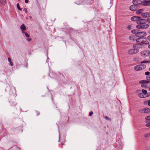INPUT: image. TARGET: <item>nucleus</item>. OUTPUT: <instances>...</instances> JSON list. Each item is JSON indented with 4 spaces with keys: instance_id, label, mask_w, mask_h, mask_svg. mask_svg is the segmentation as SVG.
Instances as JSON below:
<instances>
[{
    "instance_id": "obj_1",
    "label": "nucleus",
    "mask_w": 150,
    "mask_h": 150,
    "mask_svg": "<svg viewBox=\"0 0 150 150\" xmlns=\"http://www.w3.org/2000/svg\"><path fill=\"white\" fill-rule=\"evenodd\" d=\"M132 33L135 34L136 37L139 38L146 36V33L144 32H138V30H132Z\"/></svg>"
},
{
    "instance_id": "obj_2",
    "label": "nucleus",
    "mask_w": 150,
    "mask_h": 150,
    "mask_svg": "<svg viewBox=\"0 0 150 150\" xmlns=\"http://www.w3.org/2000/svg\"><path fill=\"white\" fill-rule=\"evenodd\" d=\"M146 66L144 64H140L135 67L134 69L136 71H139L145 68Z\"/></svg>"
},
{
    "instance_id": "obj_3",
    "label": "nucleus",
    "mask_w": 150,
    "mask_h": 150,
    "mask_svg": "<svg viewBox=\"0 0 150 150\" xmlns=\"http://www.w3.org/2000/svg\"><path fill=\"white\" fill-rule=\"evenodd\" d=\"M139 51V50L137 48L131 49L129 50L127 52L128 54L132 55L135 54Z\"/></svg>"
},
{
    "instance_id": "obj_4",
    "label": "nucleus",
    "mask_w": 150,
    "mask_h": 150,
    "mask_svg": "<svg viewBox=\"0 0 150 150\" xmlns=\"http://www.w3.org/2000/svg\"><path fill=\"white\" fill-rule=\"evenodd\" d=\"M148 27V24L145 23L142 24H138L136 26V27L138 29H146Z\"/></svg>"
},
{
    "instance_id": "obj_5",
    "label": "nucleus",
    "mask_w": 150,
    "mask_h": 150,
    "mask_svg": "<svg viewBox=\"0 0 150 150\" xmlns=\"http://www.w3.org/2000/svg\"><path fill=\"white\" fill-rule=\"evenodd\" d=\"M136 42L137 43L141 45H146L149 44L148 42H146L143 39L141 38H138L137 39Z\"/></svg>"
},
{
    "instance_id": "obj_6",
    "label": "nucleus",
    "mask_w": 150,
    "mask_h": 150,
    "mask_svg": "<svg viewBox=\"0 0 150 150\" xmlns=\"http://www.w3.org/2000/svg\"><path fill=\"white\" fill-rule=\"evenodd\" d=\"M150 54V52L148 50L143 51L141 53V56L146 57L148 56Z\"/></svg>"
},
{
    "instance_id": "obj_7",
    "label": "nucleus",
    "mask_w": 150,
    "mask_h": 150,
    "mask_svg": "<svg viewBox=\"0 0 150 150\" xmlns=\"http://www.w3.org/2000/svg\"><path fill=\"white\" fill-rule=\"evenodd\" d=\"M139 112L141 113H146L150 112V108H146L141 109L139 110Z\"/></svg>"
},
{
    "instance_id": "obj_8",
    "label": "nucleus",
    "mask_w": 150,
    "mask_h": 150,
    "mask_svg": "<svg viewBox=\"0 0 150 150\" xmlns=\"http://www.w3.org/2000/svg\"><path fill=\"white\" fill-rule=\"evenodd\" d=\"M141 16L144 18L150 17V13L146 12L142 14Z\"/></svg>"
},
{
    "instance_id": "obj_9",
    "label": "nucleus",
    "mask_w": 150,
    "mask_h": 150,
    "mask_svg": "<svg viewBox=\"0 0 150 150\" xmlns=\"http://www.w3.org/2000/svg\"><path fill=\"white\" fill-rule=\"evenodd\" d=\"M140 1L139 0H133V4L135 6H139L141 4L140 3Z\"/></svg>"
},
{
    "instance_id": "obj_10",
    "label": "nucleus",
    "mask_w": 150,
    "mask_h": 150,
    "mask_svg": "<svg viewBox=\"0 0 150 150\" xmlns=\"http://www.w3.org/2000/svg\"><path fill=\"white\" fill-rule=\"evenodd\" d=\"M142 5L145 6H148L150 5V1H148L142 2Z\"/></svg>"
},
{
    "instance_id": "obj_11",
    "label": "nucleus",
    "mask_w": 150,
    "mask_h": 150,
    "mask_svg": "<svg viewBox=\"0 0 150 150\" xmlns=\"http://www.w3.org/2000/svg\"><path fill=\"white\" fill-rule=\"evenodd\" d=\"M143 11V9H139L138 10L136 11V13L138 15H139L142 13Z\"/></svg>"
},
{
    "instance_id": "obj_12",
    "label": "nucleus",
    "mask_w": 150,
    "mask_h": 150,
    "mask_svg": "<svg viewBox=\"0 0 150 150\" xmlns=\"http://www.w3.org/2000/svg\"><path fill=\"white\" fill-rule=\"evenodd\" d=\"M21 29L22 32L23 33H24L25 32L24 31V30H25L26 28L25 26L24 25V24H23L20 27Z\"/></svg>"
},
{
    "instance_id": "obj_13",
    "label": "nucleus",
    "mask_w": 150,
    "mask_h": 150,
    "mask_svg": "<svg viewBox=\"0 0 150 150\" xmlns=\"http://www.w3.org/2000/svg\"><path fill=\"white\" fill-rule=\"evenodd\" d=\"M145 23V20L144 19H142L141 18L139 21V22L138 24H142Z\"/></svg>"
},
{
    "instance_id": "obj_14",
    "label": "nucleus",
    "mask_w": 150,
    "mask_h": 150,
    "mask_svg": "<svg viewBox=\"0 0 150 150\" xmlns=\"http://www.w3.org/2000/svg\"><path fill=\"white\" fill-rule=\"evenodd\" d=\"M141 17H140L136 16V18L135 20V21L138 24L139 22V20L141 18Z\"/></svg>"
},
{
    "instance_id": "obj_15",
    "label": "nucleus",
    "mask_w": 150,
    "mask_h": 150,
    "mask_svg": "<svg viewBox=\"0 0 150 150\" xmlns=\"http://www.w3.org/2000/svg\"><path fill=\"white\" fill-rule=\"evenodd\" d=\"M142 93L144 94V96L148 95L147 96H149V95H148V93H147V91L146 90L142 89Z\"/></svg>"
},
{
    "instance_id": "obj_16",
    "label": "nucleus",
    "mask_w": 150,
    "mask_h": 150,
    "mask_svg": "<svg viewBox=\"0 0 150 150\" xmlns=\"http://www.w3.org/2000/svg\"><path fill=\"white\" fill-rule=\"evenodd\" d=\"M147 96H148V95L144 96V95H143L142 93H140L139 94V96L140 97L142 98L146 97H147Z\"/></svg>"
},
{
    "instance_id": "obj_17",
    "label": "nucleus",
    "mask_w": 150,
    "mask_h": 150,
    "mask_svg": "<svg viewBox=\"0 0 150 150\" xmlns=\"http://www.w3.org/2000/svg\"><path fill=\"white\" fill-rule=\"evenodd\" d=\"M0 3L3 5L5 4L6 3V0H0Z\"/></svg>"
},
{
    "instance_id": "obj_18",
    "label": "nucleus",
    "mask_w": 150,
    "mask_h": 150,
    "mask_svg": "<svg viewBox=\"0 0 150 150\" xmlns=\"http://www.w3.org/2000/svg\"><path fill=\"white\" fill-rule=\"evenodd\" d=\"M130 10L132 11H134L135 10L134 7L133 6H131L129 7Z\"/></svg>"
},
{
    "instance_id": "obj_19",
    "label": "nucleus",
    "mask_w": 150,
    "mask_h": 150,
    "mask_svg": "<svg viewBox=\"0 0 150 150\" xmlns=\"http://www.w3.org/2000/svg\"><path fill=\"white\" fill-rule=\"evenodd\" d=\"M136 18V16H133L131 18V20L132 21H135Z\"/></svg>"
},
{
    "instance_id": "obj_20",
    "label": "nucleus",
    "mask_w": 150,
    "mask_h": 150,
    "mask_svg": "<svg viewBox=\"0 0 150 150\" xmlns=\"http://www.w3.org/2000/svg\"><path fill=\"white\" fill-rule=\"evenodd\" d=\"M142 83H148L150 82V81L148 80L147 81H142Z\"/></svg>"
},
{
    "instance_id": "obj_21",
    "label": "nucleus",
    "mask_w": 150,
    "mask_h": 150,
    "mask_svg": "<svg viewBox=\"0 0 150 150\" xmlns=\"http://www.w3.org/2000/svg\"><path fill=\"white\" fill-rule=\"evenodd\" d=\"M149 61H143L141 62L140 63L141 64H143V63H149Z\"/></svg>"
},
{
    "instance_id": "obj_22",
    "label": "nucleus",
    "mask_w": 150,
    "mask_h": 150,
    "mask_svg": "<svg viewBox=\"0 0 150 150\" xmlns=\"http://www.w3.org/2000/svg\"><path fill=\"white\" fill-rule=\"evenodd\" d=\"M17 7L19 10L20 11H21L22 10V9L21 8L20 6H19V4H17Z\"/></svg>"
},
{
    "instance_id": "obj_23",
    "label": "nucleus",
    "mask_w": 150,
    "mask_h": 150,
    "mask_svg": "<svg viewBox=\"0 0 150 150\" xmlns=\"http://www.w3.org/2000/svg\"><path fill=\"white\" fill-rule=\"evenodd\" d=\"M145 119L147 120H150V115L146 116V117Z\"/></svg>"
},
{
    "instance_id": "obj_24",
    "label": "nucleus",
    "mask_w": 150,
    "mask_h": 150,
    "mask_svg": "<svg viewBox=\"0 0 150 150\" xmlns=\"http://www.w3.org/2000/svg\"><path fill=\"white\" fill-rule=\"evenodd\" d=\"M146 79L147 80L150 81V75H149L148 76H147L146 77Z\"/></svg>"
},
{
    "instance_id": "obj_25",
    "label": "nucleus",
    "mask_w": 150,
    "mask_h": 150,
    "mask_svg": "<svg viewBox=\"0 0 150 150\" xmlns=\"http://www.w3.org/2000/svg\"><path fill=\"white\" fill-rule=\"evenodd\" d=\"M145 136L146 137H150V134H146L145 135Z\"/></svg>"
},
{
    "instance_id": "obj_26",
    "label": "nucleus",
    "mask_w": 150,
    "mask_h": 150,
    "mask_svg": "<svg viewBox=\"0 0 150 150\" xmlns=\"http://www.w3.org/2000/svg\"><path fill=\"white\" fill-rule=\"evenodd\" d=\"M150 72L149 71H146L145 72V74L146 75H148L149 74Z\"/></svg>"
},
{
    "instance_id": "obj_27",
    "label": "nucleus",
    "mask_w": 150,
    "mask_h": 150,
    "mask_svg": "<svg viewBox=\"0 0 150 150\" xmlns=\"http://www.w3.org/2000/svg\"><path fill=\"white\" fill-rule=\"evenodd\" d=\"M24 33L25 34V35L26 37L28 38L29 37V35L27 33Z\"/></svg>"
},
{
    "instance_id": "obj_28",
    "label": "nucleus",
    "mask_w": 150,
    "mask_h": 150,
    "mask_svg": "<svg viewBox=\"0 0 150 150\" xmlns=\"http://www.w3.org/2000/svg\"><path fill=\"white\" fill-rule=\"evenodd\" d=\"M146 125L147 127H150V123L146 124Z\"/></svg>"
},
{
    "instance_id": "obj_29",
    "label": "nucleus",
    "mask_w": 150,
    "mask_h": 150,
    "mask_svg": "<svg viewBox=\"0 0 150 150\" xmlns=\"http://www.w3.org/2000/svg\"><path fill=\"white\" fill-rule=\"evenodd\" d=\"M134 37H133V36L131 37L130 38V40H134Z\"/></svg>"
},
{
    "instance_id": "obj_30",
    "label": "nucleus",
    "mask_w": 150,
    "mask_h": 150,
    "mask_svg": "<svg viewBox=\"0 0 150 150\" xmlns=\"http://www.w3.org/2000/svg\"><path fill=\"white\" fill-rule=\"evenodd\" d=\"M93 114V112L92 111H91L90 113H89V115L90 116H91Z\"/></svg>"
},
{
    "instance_id": "obj_31",
    "label": "nucleus",
    "mask_w": 150,
    "mask_h": 150,
    "mask_svg": "<svg viewBox=\"0 0 150 150\" xmlns=\"http://www.w3.org/2000/svg\"><path fill=\"white\" fill-rule=\"evenodd\" d=\"M146 21L149 23H150V18H148L146 19Z\"/></svg>"
},
{
    "instance_id": "obj_32",
    "label": "nucleus",
    "mask_w": 150,
    "mask_h": 150,
    "mask_svg": "<svg viewBox=\"0 0 150 150\" xmlns=\"http://www.w3.org/2000/svg\"><path fill=\"white\" fill-rule=\"evenodd\" d=\"M23 11H24L26 13H27V10L26 8H24L23 9Z\"/></svg>"
},
{
    "instance_id": "obj_33",
    "label": "nucleus",
    "mask_w": 150,
    "mask_h": 150,
    "mask_svg": "<svg viewBox=\"0 0 150 150\" xmlns=\"http://www.w3.org/2000/svg\"><path fill=\"white\" fill-rule=\"evenodd\" d=\"M147 39L148 40L150 41V35L148 37Z\"/></svg>"
},
{
    "instance_id": "obj_34",
    "label": "nucleus",
    "mask_w": 150,
    "mask_h": 150,
    "mask_svg": "<svg viewBox=\"0 0 150 150\" xmlns=\"http://www.w3.org/2000/svg\"><path fill=\"white\" fill-rule=\"evenodd\" d=\"M105 118L107 120H109V118L107 117V116H105Z\"/></svg>"
},
{
    "instance_id": "obj_35",
    "label": "nucleus",
    "mask_w": 150,
    "mask_h": 150,
    "mask_svg": "<svg viewBox=\"0 0 150 150\" xmlns=\"http://www.w3.org/2000/svg\"><path fill=\"white\" fill-rule=\"evenodd\" d=\"M8 60L9 62H11V59L10 58H8Z\"/></svg>"
},
{
    "instance_id": "obj_36",
    "label": "nucleus",
    "mask_w": 150,
    "mask_h": 150,
    "mask_svg": "<svg viewBox=\"0 0 150 150\" xmlns=\"http://www.w3.org/2000/svg\"><path fill=\"white\" fill-rule=\"evenodd\" d=\"M148 104L149 106H150V100L148 101Z\"/></svg>"
},
{
    "instance_id": "obj_37",
    "label": "nucleus",
    "mask_w": 150,
    "mask_h": 150,
    "mask_svg": "<svg viewBox=\"0 0 150 150\" xmlns=\"http://www.w3.org/2000/svg\"><path fill=\"white\" fill-rule=\"evenodd\" d=\"M28 0H25V2L26 3H28Z\"/></svg>"
},
{
    "instance_id": "obj_38",
    "label": "nucleus",
    "mask_w": 150,
    "mask_h": 150,
    "mask_svg": "<svg viewBox=\"0 0 150 150\" xmlns=\"http://www.w3.org/2000/svg\"><path fill=\"white\" fill-rule=\"evenodd\" d=\"M27 40L28 41H30L31 40V39L29 38V39H28Z\"/></svg>"
},
{
    "instance_id": "obj_39",
    "label": "nucleus",
    "mask_w": 150,
    "mask_h": 150,
    "mask_svg": "<svg viewBox=\"0 0 150 150\" xmlns=\"http://www.w3.org/2000/svg\"><path fill=\"white\" fill-rule=\"evenodd\" d=\"M10 64L11 65V66H12L13 65V63L12 62H10Z\"/></svg>"
},
{
    "instance_id": "obj_40",
    "label": "nucleus",
    "mask_w": 150,
    "mask_h": 150,
    "mask_svg": "<svg viewBox=\"0 0 150 150\" xmlns=\"http://www.w3.org/2000/svg\"><path fill=\"white\" fill-rule=\"evenodd\" d=\"M141 86H142V87H144V85H143V84L142 85H141Z\"/></svg>"
},
{
    "instance_id": "obj_41",
    "label": "nucleus",
    "mask_w": 150,
    "mask_h": 150,
    "mask_svg": "<svg viewBox=\"0 0 150 150\" xmlns=\"http://www.w3.org/2000/svg\"><path fill=\"white\" fill-rule=\"evenodd\" d=\"M148 95H149V96H150V93H148Z\"/></svg>"
},
{
    "instance_id": "obj_42",
    "label": "nucleus",
    "mask_w": 150,
    "mask_h": 150,
    "mask_svg": "<svg viewBox=\"0 0 150 150\" xmlns=\"http://www.w3.org/2000/svg\"><path fill=\"white\" fill-rule=\"evenodd\" d=\"M148 47L150 49V45L148 46Z\"/></svg>"
},
{
    "instance_id": "obj_43",
    "label": "nucleus",
    "mask_w": 150,
    "mask_h": 150,
    "mask_svg": "<svg viewBox=\"0 0 150 150\" xmlns=\"http://www.w3.org/2000/svg\"><path fill=\"white\" fill-rule=\"evenodd\" d=\"M30 18H32V17H31V16H30Z\"/></svg>"
},
{
    "instance_id": "obj_44",
    "label": "nucleus",
    "mask_w": 150,
    "mask_h": 150,
    "mask_svg": "<svg viewBox=\"0 0 150 150\" xmlns=\"http://www.w3.org/2000/svg\"><path fill=\"white\" fill-rule=\"evenodd\" d=\"M149 71H150V68H149Z\"/></svg>"
},
{
    "instance_id": "obj_45",
    "label": "nucleus",
    "mask_w": 150,
    "mask_h": 150,
    "mask_svg": "<svg viewBox=\"0 0 150 150\" xmlns=\"http://www.w3.org/2000/svg\"><path fill=\"white\" fill-rule=\"evenodd\" d=\"M149 91H150V87L149 88Z\"/></svg>"
},
{
    "instance_id": "obj_46",
    "label": "nucleus",
    "mask_w": 150,
    "mask_h": 150,
    "mask_svg": "<svg viewBox=\"0 0 150 150\" xmlns=\"http://www.w3.org/2000/svg\"><path fill=\"white\" fill-rule=\"evenodd\" d=\"M149 33L150 34V30L149 32Z\"/></svg>"
}]
</instances>
